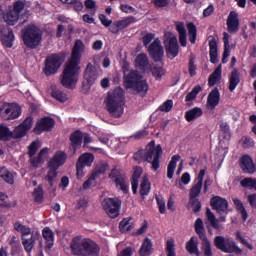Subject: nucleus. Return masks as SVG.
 Masks as SVG:
<instances>
[{"label":"nucleus","instance_id":"obj_1","mask_svg":"<svg viewBox=\"0 0 256 256\" xmlns=\"http://www.w3.org/2000/svg\"><path fill=\"white\" fill-rule=\"evenodd\" d=\"M125 92L121 86L114 88L108 92L105 100L106 109L114 119H119L124 113Z\"/></svg>","mask_w":256,"mask_h":256},{"label":"nucleus","instance_id":"obj_2","mask_svg":"<svg viewBox=\"0 0 256 256\" xmlns=\"http://www.w3.org/2000/svg\"><path fill=\"white\" fill-rule=\"evenodd\" d=\"M163 155L162 145H156L155 141H150L146 149H140L134 153L135 161L141 163L142 161H147L151 163L153 171H158L160 169V159Z\"/></svg>","mask_w":256,"mask_h":256},{"label":"nucleus","instance_id":"obj_3","mask_svg":"<svg viewBox=\"0 0 256 256\" xmlns=\"http://www.w3.org/2000/svg\"><path fill=\"white\" fill-rule=\"evenodd\" d=\"M70 248L72 254L76 256H99L100 246L90 238L75 236L71 241Z\"/></svg>","mask_w":256,"mask_h":256},{"label":"nucleus","instance_id":"obj_4","mask_svg":"<svg viewBox=\"0 0 256 256\" xmlns=\"http://www.w3.org/2000/svg\"><path fill=\"white\" fill-rule=\"evenodd\" d=\"M123 84L126 90L131 88L141 96H146L149 92V82L139 70H130L127 74H124Z\"/></svg>","mask_w":256,"mask_h":256},{"label":"nucleus","instance_id":"obj_5","mask_svg":"<svg viewBox=\"0 0 256 256\" xmlns=\"http://www.w3.org/2000/svg\"><path fill=\"white\" fill-rule=\"evenodd\" d=\"M22 40L27 48L35 49L41 44L43 34L36 26H27L21 31Z\"/></svg>","mask_w":256,"mask_h":256},{"label":"nucleus","instance_id":"obj_6","mask_svg":"<svg viewBox=\"0 0 256 256\" xmlns=\"http://www.w3.org/2000/svg\"><path fill=\"white\" fill-rule=\"evenodd\" d=\"M214 246L218 250H221V252H225L226 254H243L242 248H239V246H237L236 242L232 240V238H225L224 236H215Z\"/></svg>","mask_w":256,"mask_h":256},{"label":"nucleus","instance_id":"obj_7","mask_svg":"<svg viewBox=\"0 0 256 256\" xmlns=\"http://www.w3.org/2000/svg\"><path fill=\"white\" fill-rule=\"evenodd\" d=\"M65 56L61 53L50 54L44 60L43 72L46 76H53L57 74L58 70L61 68L64 63Z\"/></svg>","mask_w":256,"mask_h":256},{"label":"nucleus","instance_id":"obj_8","mask_svg":"<svg viewBox=\"0 0 256 256\" xmlns=\"http://www.w3.org/2000/svg\"><path fill=\"white\" fill-rule=\"evenodd\" d=\"M210 205L219 215L218 222H226L229 213V201L221 195H213L210 198Z\"/></svg>","mask_w":256,"mask_h":256},{"label":"nucleus","instance_id":"obj_9","mask_svg":"<svg viewBox=\"0 0 256 256\" xmlns=\"http://www.w3.org/2000/svg\"><path fill=\"white\" fill-rule=\"evenodd\" d=\"M22 115V108L17 102H3L0 104V116L4 121L19 119Z\"/></svg>","mask_w":256,"mask_h":256},{"label":"nucleus","instance_id":"obj_10","mask_svg":"<svg viewBox=\"0 0 256 256\" xmlns=\"http://www.w3.org/2000/svg\"><path fill=\"white\" fill-rule=\"evenodd\" d=\"M77 82L78 74H76L73 54H71L70 60L63 70L61 84L65 86V88H72L73 86H76Z\"/></svg>","mask_w":256,"mask_h":256},{"label":"nucleus","instance_id":"obj_11","mask_svg":"<svg viewBox=\"0 0 256 256\" xmlns=\"http://www.w3.org/2000/svg\"><path fill=\"white\" fill-rule=\"evenodd\" d=\"M121 199L116 197H105L102 201L104 211H106L109 218H118L121 208Z\"/></svg>","mask_w":256,"mask_h":256},{"label":"nucleus","instance_id":"obj_12","mask_svg":"<svg viewBox=\"0 0 256 256\" xmlns=\"http://www.w3.org/2000/svg\"><path fill=\"white\" fill-rule=\"evenodd\" d=\"M55 125L56 121L52 117H42L41 119H38L33 132L35 135H41L44 132L53 131Z\"/></svg>","mask_w":256,"mask_h":256},{"label":"nucleus","instance_id":"obj_13","mask_svg":"<svg viewBox=\"0 0 256 256\" xmlns=\"http://www.w3.org/2000/svg\"><path fill=\"white\" fill-rule=\"evenodd\" d=\"M148 52L152 60H154V62H162L165 50L159 38H155V40H153L150 46H148Z\"/></svg>","mask_w":256,"mask_h":256},{"label":"nucleus","instance_id":"obj_14","mask_svg":"<svg viewBox=\"0 0 256 256\" xmlns=\"http://www.w3.org/2000/svg\"><path fill=\"white\" fill-rule=\"evenodd\" d=\"M85 44L82 40H75V44L72 48V61L74 65L75 74L78 75V71L80 70V62H81V55L84 51Z\"/></svg>","mask_w":256,"mask_h":256},{"label":"nucleus","instance_id":"obj_15","mask_svg":"<svg viewBox=\"0 0 256 256\" xmlns=\"http://www.w3.org/2000/svg\"><path fill=\"white\" fill-rule=\"evenodd\" d=\"M33 123V117H26V119L14 129L13 139H22L23 137H26L27 133L32 129Z\"/></svg>","mask_w":256,"mask_h":256},{"label":"nucleus","instance_id":"obj_16","mask_svg":"<svg viewBox=\"0 0 256 256\" xmlns=\"http://www.w3.org/2000/svg\"><path fill=\"white\" fill-rule=\"evenodd\" d=\"M206 175V169H200L197 177L194 179V185L190 189V200L198 198L202 191L204 177Z\"/></svg>","mask_w":256,"mask_h":256},{"label":"nucleus","instance_id":"obj_17","mask_svg":"<svg viewBox=\"0 0 256 256\" xmlns=\"http://www.w3.org/2000/svg\"><path fill=\"white\" fill-rule=\"evenodd\" d=\"M109 177L115 182L117 187H120L123 193H128L129 186L127 185L125 174L121 173L119 169H112Z\"/></svg>","mask_w":256,"mask_h":256},{"label":"nucleus","instance_id":"obj_18","mask_svg":"<svg viewBox=\"0 0 256 256\" xmlns=\"http://www.w3.org/2000/svg\"><path fill=\"white\" fill-rule=\"evenodd\" d=\"M164 45L168 58L173 59L179 56V43L177 40V36H170V38L164 40Z\"/></svg>","mask_w":256,"mask_h":256},{"label":"nucleus","instance_id":"obj_19","mask_svg":"<svg viewBox=\"0 0 256 256\" xmlns=\"http://www.w3.org/2000/svg\"><path fill=\"white\" fill-rule=\"evenodd\" d=\"M97 78H98L97 68H95V66L91 62H89L84 72L83 86H86L87 84L89 88H91V86L95 84Z\"/></svg>","mask_w":256,"mask_h":256},{"label":"nucleus","instance_id":"obj_20","mask_svg":"<svg viewBox=\"0 0 256 256\" xmlns=\"http://www.w3.org/2000/svg\"><path fill=\"white\" fill-rule=\"evenodd\" d=\"M221 101V92L219 88L216 86L212 88L207 96L206 106L208 109H216Z\"/></svg>","mask_w":256,"mask_h":256},{"label":"nucleus","instance_id":"obj_21","mask_svg":"<svg viewBox=\"0 0 256 256\" xmlns=\"http://www.w3.org/2000/svg\"><path fill=\"white\" fill-rule=\"evenodd\" d=\"M240 168L244 173H255L256 164L254 163L251 155H242L239 159Z\"/></svg>","mask_w":256,"mask_h":256},{"label":"nucleus","instance_id":"obj_22","mask_svg":"<svg viewBox=\"0 0 256 256\" xmlns=\"http://www.w3.org/2000/svg\"><path fill=\"white\" fill-rule=\"evenodd\" d=\"M58 177L57 169H56V161H55V155L51 157V159L48 161V173L46 174V181L50 185V187H53L55 183V179Z\"/></svg>","mask_w":256,"mask_h":256},{"label":"nucleus","instance_id":"obj_23","mask_svg":"<svg viewBox=\"0 0 256 256\" xmlns=\"http://www.w3.org/2000/svg\"><path fill=\"white\" fill-rule=\"evenodd\" d=\"M70 149H72V152L75 154L77 153V150L82 147L83 142V133L80 130L73 131L71 133L70 137Z\"/></svg>","mask_w":256,"mask_h":256},{"label":"nucleus","instance_id":"obj_24","mask_svg":"<svg viewBox=\"0 0 256 256\" xmlns=\"http://www.w3.org/2000/svg\"><path fill=\"white\" fill-rule=\"evenodd\" d=\"M226 24H227L228 32H230V34L239 31L240 20H239L237 12H230V14L227 18Z\"/></svg>","mask_w":256,"mask_h":256},{"label":"nucleus","instance_id":"obj_25","mask_svg":"<svg viewBox=\"0 0 256 256\" xmlns=\"http://www.w3.org/2000/svg\"><path fill=\"white\" fill-rule=\"evenodd\" d=\"M42 237L46 241V248H48V250H51L55 242V234L54 232H52L51 228L46 226V228L42 230Z\"/></svg>","mask_w":256,"mask_h":256},{"label":"nucleus","instance_id":"obj_26","mask_svg":"<svg viewBox=\"0 0 256 256\" xmlns=\"http://www.w3.org/2000/svg\"><path fill=\"white\" fill-rule=\"evenodd\" d=\"M202 115V108H200V106H194V108H190V111H186L185 119L188 121V123H191L192 121L199 119V117H202Z\"/></svg>","mask_w":256,"mask_h":256},{"label":"nucleus","instance_id":"obj_27","mask_svg":"<svg viewBox=\"0 0 256 256\" xmlns=\"http://www.w3.org/2000/svg\"><path fill=\"white\" fill-rule=\"evenodd\" d=\"M15 40V34L11 28L7 30V32L1 33V42L7 48L13 47V42Z\"/></svg>","mask_w":256,"mask_h":256},{"label":"nucleus","instance_id":"obj_28","mask_svg":"<svg viewBox=\"0 0 256 256\" xmlns=\"http://www.w3.org/2000/svg\"><path fill=\"white\" fill-rule=\"evenodd\" d=\"M209 56H210V62L212 64H216L218 62V43L216 38H212V40L209 41Z\"/></svg>","mask_w":256,"mask_h":256},{"label":"nucleus","instance_id":"obj_29","mask_svg":"<svg viewBox=\"0 0 256 256\" xmlns=\"http://www.w3.org/2000/svg\"><path fill=\"white\" fill-rule=\"evenodd\" d=\"M222 73V64H219L217 68H215V70L212 72V74H210L208 78V86H215V84L220 82L222 78Z\"/></svg>","mask_w":256,"mask_h":256},{"label":"nucleus","instance_id":"obj_30","mask_svg":"<svg viewBox=\"0 0 256 256\" xmlns=\"http://www.w3.org/2000/svg\"><path fill=\"white\" fill-rule=\"evenodd\" d=\"M186 250L189 252V254H196V256H200L201 252L199 250L198 238L192 236V238L186 242Z\"/></svg>","mask_w":256,"mask_h":256},{"label":"nucleus","instance_id":"obj_31","mask_svg":"<svg viewBox=\"0 0 256 256\" xmlns=\"http://www.w3.org/2000/svg\"><path fill=\"white\" fill-rule=\"evenodd\" d=\"M240 76H241L240 72L237 70V68H234L229 78V90L231 92H233L235 88H237L238 84H240L241 82Z\"/></svg>","mask_w":256,"mask_h":256},{"label":"nucleus","instance_id":"obj_32","mask_svg":"<svg viewBox=\"0 0 256 256\" xmlns=\"http://www.w3.org/2000/svg\"><path fill=\"white\" fill-rule=\"evenodd\" d=\"M54 159H55L56 173L58 175V170L60 169V167L65 165L68 159V155L65 151H56L54 153Z\"/></svg>","mask_w":256,"mask_h":256},{"label":"nucleus","instance_id":"obj_33","mask_svg":"<svg viewBox=\"0 0 256 256\" xmlns=\"http://www.w3.org/2000/svg\"><path fill=\"white\" fill-rule=\"evenodd\" d=\"M153 250V242L150 238H145L139 250V256H150Z\"/></svg>","mask_w":256,"mask_h":256},{"label":"nucleus","instance_id":"obj_34","mask_svg":"<svg viewBox=\"0 0 256 256\" xmlns=\"http://www.w3.org/2000/svg\"><path fill=\"white\" fill-rule=\"evenodd\" d=\"M201 250L202 252H204V256H214L212 244L209 238H207L206 229L204 231V236L202 239Z\"/></svg>","mask_w":256,"mask_h":256},{"label":"nucleus","instance_id":"obj_35","mask_svg":"<svg viewBox=\"0 0 256 256\" xmlns=\"http://www.w3.org/2000/svg\"><path fill=\"white\" fill-rule=\"evenodd\" d=\"M181 159L180 155H173L167 167V177L168 179H173L175 174V169L177 167L178 161Z\"/></svg>","mask_w":256,"mask_h":256},{"label":"nucleus","instance_id":"obj_36","mask_svg":"<svg viewBox=\"0 0 256 256\" xmlns=\"http://www.w3.org/2000/svg\"><path fill=\"white\" fill-rule=\"evenodd\" d=\"M223 42H224V50L222 55V63L227 64L228 58L231 54L230 44H229V34H227V32H224Z\"/></svg>","mask_w":256,"mask_h":256},{"label":"nucleus","instance_id":"obj_37","mask_svg":"<svg viewBox=\"0 0 256 256\" xmlns=\"http://www.w3.org/2000/svg\"><path fill=\"white\" fill-rule=\"evenodd\" d=\"M151 191V183L149 181V177L145 175L142 177L141 185H140V195L142 199H145L146 195H149Z\"/></svg>","mask_w":256,"mask_h":256},{"label":"nucleus","instance_id":"obj_38","mask_svg":"<svg viewBox=\"0 0 256 256\" xmlns=\"http://www.w3.org/2000/svg\"><path fill=\"white\" fill-rule=\"evenodd\" d=\"M51 96L55 98L56 101H59V103H66V101H68L67 93L61 90V88H52Z\"/></svg>","mask_w":256,"mask_h":256},{"label":"nucleus","instance_id":"obj_39","mask_svg":"<svg viewBox=\"0 0 256 256\" xmlns=\"http://www.w3.org/2000/svg\"><path fill=\"white\" fill-rule=\"evenodd\" d=\"M135 22L136 18L134 16H128V18H125L124 20H118L114 23L117 28L116 32L125 30V28H128V26H131V24H134Z\"/></svg>","mask_w":256,"mask_h":256},{"label":"nucleus","instance_id":"obj_40","mask_svg":"<svg viewBox=\"0 0 256 256\" xmlns=\"http://www.w3.org/2000/svg\"><path fill=\"white\" fill-rule=\"evenodd\" d=\"M233 202L236 210L238 211V213L241 214L243 221L246 222L248 218V212L243 204V201H241V199H239L238 197H234Z\"/></svg>","mask_w":256,"mask_h":256},{"label":"nucleus","instance_id":"obj_41","mask_svg":"<svg viewBox=\"0 0 256 256\" xmlns=\"http://www.w3.org/2000/svg\"><path fill=\"white\" fill-rule=\"evenodd\" d=\"M14 139V133L5 125H0V141H11Z\"/></svg>","mask_w":256,"mask_h":256},{"label":"nucleus","instance_id":"obj_42","mask_svg":"<svg viewBox=\"0 0 256 256\" xmlns=\"http://www.w3.org/2000/svg\"><path fill=\"white\" fill-rule=\"evenodd\" d=\"M4 21L8 26H15L17 24V14L15 12V4H13V9L9 10L4 14Z\"/></svg>","mask_w":256,"mask_h":256},{"label":"nucleus","instance_id":"obj_43","mask_svg":"<svg viewBox=\"0 0 256 256\" xmlns=\"http://www.w3.org/2000/svg\"><path fill=\"white\" fill-rule=\"evenodd\" d=\"M201 90H203L201 84H196V86H194L192 88V90L190 92H188V94H186L185 102L191 103V101H195V99L197 98V96L201 92Z\"/></svg>","mask_w":256,"mask_h":256},{"label":"nucleus","instance_id":"obj_44","mask_svg":"<svg viewBox=\"0 0 256 256\" xmlns=\"http://www.w3.org/2000/svg\"><path fill=\"white\" fill-rule=\"evenodd\" d=\"M0 177L6 181V183H9L10 185H13L15 183V177L7 167H1L0 168Z\"/></svg>","mask_w":256,"mask_h":256},{"label":"nucleus","instance_id":"obj_45","mask_svg":"<svg viewBox=\"0 0 256 256\" xmlns=\"http://www.w3.org/2000/svg\"><path fill=\"white\" fill-rule=\"evenodd\" d=\"M135 64L141 69L147 68V66H149V58L147 54L145 53L138 54V56H136L135 58Z\"/></svg>","mask_w":256,"mask_h":256},{"label":"nucleus","instance_id":"obj_46","mask_svg":"<svg viewBox=\"0 0 256 256\" xmlns=\"http://www.w3.org/2000/svg\"><path fill=\"white\" fill-rule=\"evenodd\" d=\"M188 36L191 44H196L197 40V26L193 22L187 24Z\"/></svg>","mask_w":256,"mask_h":256},{"label":"nucleus","instance_id":"obj_47","mask_svg":"<svg viewBox=\"0 0 256 256\" xmlns=\"http://www.w3.org/2000/svg\"><path fill=\"white\" fill-rule=\"evenodd\" d=\"M206 216H207V220L210 222L212 228H214L215 230H220L219 220H216V216H215L214 212H212V210H210V208H206Z\"/></svg>","mask_w":256,"mask_h":256},{"label":"nucleus","instance_id":"obj_48","mask_svg":"<svg viewBox=\"0 0 256 256\" xmlns=\"http://www.w3.org/2000/svg\"><path fill=\"white\" fill-rule=\"evenodd\" d=\"M194 228H195V232L198 235L199 239L202 240V242H203V236L205 234V226H204L202 218H197Z\"/></svg>","mask_w":256,"mask_h":256},{"label":"nucleus","instance_id":"obj_49","mask_svg":"<svg viewBox=\"0 0 256 256\" xmlns=\"http://www.w3.org/2000/svg\"><path fill=\"white\" fill-rule=\"evenodd\" d=\"M44 189H43V185H38V187H35L34 191H33V197L34 200L37 203H43L44 201Z\"/></svg>","mask_w":256,"mask_h":256},{"label":"nucleus","instance_id":"obj_50","mask_svg":"<svg viewBox=\"0 0 256 256\" xmlns=\"http://www.w3.org/2000/svg\"><path fill=\"white\" fill-rule=\"evenodd\" d=\"M164 74H166V70L163 66H160L159 64H155V66H153L152 75L156 80H161Z\"/></svg>","mask_w":256,"mask_h":256},{"label":"nucleus","instance_id":"obj_51","mask_svg":"<svg viewBox=\"0 0 256 256\" xmlns=\"http://www.w3.org/2000/svg\"><path fill=\"white\" fill-rule=\"evenodd\" d=\"M26 8V0H16L14 2V11L16 12V22L19 20V16Z\"/></svg>","mask_w":256,"mask_h":256},{"label":"nucleus","instance_id":"obj_52","mask_svg":"<svg viewBox=\"0 0 256 256\" xmlns=\"http://www.w3.org/2000/svg\"><path fill=\"white\" fill-rule=\"evenodd\" d=\"M22 244H23L26 252H32V250L35 246L34 235L31 234L30 238H22Z\"/></svg>","mask_w":256,"mask_h":256},{"label":"nucleus","instance_id":"obj_53","mask_svg":"<svg viewBox=\"0 0 256 256\" xmlns=\"http://www.w3.org/2000/svg\"><path fill=\"white\" fill-rule=\"evenodd\" d=\"M130 222L131 218H124L123 220H121L119 224L120 232H130L131 230H133L134 226L130 224Z\"/></svg>","mask_w":256,"mask_h":256},{"label":"nucleus","instance_id":"obj_54","mask_svg":"<svg viewBox=\"0 0 256 256\" xmlns=\"http://www.w3.org/2000/svg\"><path fill=\"white\" fill-rule=\"evenodd\" d=\"M81 159L83 160V169L84 167H91V165H93L94 159H95V155H93V153H83V155H81Z\"/></svg>","mask_w":256,"mask_h":256},{"label":"nucleus","instance_id":"obj_55","mask_svg":"<svg viewBox=\"0 0 256 256\" xmlns=\"http://www.w3.org/2000/svg\"><path fill=\"white\" fill-rule=\"evenodd\" d=\"M220 133L222 134L223 139L231 138V129L228 123H225V122L220 123Z\"/></svg>","mask_w":256,"mask_h":256},{"label":"nucleus","instance_id":"obj_56","mask_svg":"<svg viewBox=\"0 0 256 256\" xmlns=\"http://www.w3.org/2000/svg\"><path fill=\"white\" fill-rule=\"evenodd\" d=\"M173 109V100H165L163 104H160L159 111L162 113H169Z\"/></svg>","mask_w":256,"mask_h":256},{"label":"nucleus","instance_id":"obj_57","mask_svg":"<svg viewBox=\"0 0 256 256\" xmlns=\"http://www.w3.org/2000/svg\"><path fill=\"white\" fill-rule=\"evenodd\" d=\"M240 183L242 187H250L256 189V179H253V177H244Z\"/></svg>","mask_w":256,"mask_h":256},{"label":"nucleus","instance_id":"obj_58","mask_svg":"<svg viewBox=\"0 0 256 256\" xmlns=\"http://www.w3.org/2000/svg\"><path fill=\"white\" fill-rule=\"evenodd\" d=\"M188 68H189L190 76H196L197 64H195L194 56H190L189 61H188Z\"/></svg>","mask_w":256,"mask_h":256},{"label":"nucleus","instance_id":"obj_59","mask_svg":"<svg viewBox=\"0 0 256 256\" xmlns=\"http://www.w3.org/2000/svg\"><path fill=\"white\" fill-rule=\"evenodd\" d=\"M109 169V163L101 162L99 165H97L95 169L96 177H98L101 174H104Z\"/></svg>","mask_w":256,"mask_h":256},{"label":"nucleus","instance_id":"obj_60","mask_svg":"<svg viewBox=\"0 0 256 256\" xmlns=\"http://www.w3.org/2000/svg\"><path fill=\"white\" fill-rule=\"evenodd\" d=\"M82 155H80V157L78 158V161L76 162V171H77V177H83L84 176V163H83V159Z\"/></svg>","mask_w":256,"mask_h":256},{"label":"nucleus","instance_id":"obj_61","mask_svg":"<svg viewBox=\"0 0 256 256\" xmlns=\"http://www.w3.org/2000/svg\"><path fill=\"white\" fill-rule=\"evenodd\" d=\"M190 204L192 206V210L194 213H199L202 209V202L199 198H194L190 200Z\"/></svg>","mask_w":256,"mask_h":256},{"label":"nucleus","instance_id":"obj_62","mask_svg":"<svg viewBox=\"0 0 256 256\" xmlns=\"http://www.w3.org/2000/svg\"><path fill=\"white\" fill-rule=\"evenodd\" d=\"M155 38V34H153L152 32H148L147 34H145L142 38V42L144 44V46H146V48L149 46H151V42L152 40H154Z\"/></svg>","mask_w":256,"mask_h":256},{"label":"nucleus","instance_id":"obj_63","mask_svg":"<svg viewBox=\"0 0 256 256\" xmlns=\"http://www.w3.org/2000/svg\"><path fill=\"white\" fill-rule=\"evenodd\" d=\"M39 149V141H32L28 147V153L30 157H34Z\"/></svg>","mask_w":256,"mask_h":256},{"label":"nucleus","instance_id":"obj_64","mask_svg":"<svg viewBox=\"0 0 256 256\" xmlns=\"http://www.w3.org/2000/svg\"><path fill=\"white\" fill-rule=\"evenodd\" d=\"M118 256H133L132 246H126V248H123V250L119 252Z\"/></svg>","mask_w":256,"mask_h":256}]
</instances>
